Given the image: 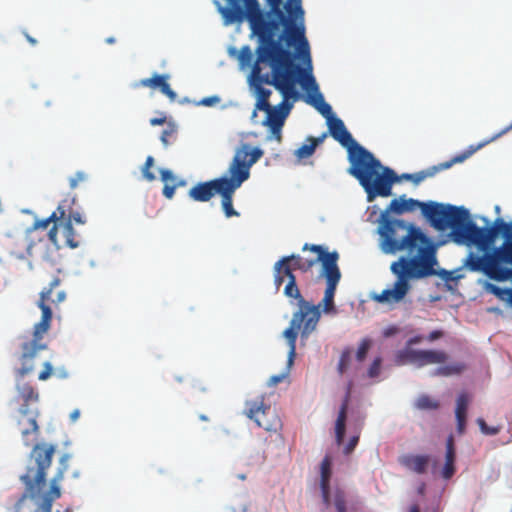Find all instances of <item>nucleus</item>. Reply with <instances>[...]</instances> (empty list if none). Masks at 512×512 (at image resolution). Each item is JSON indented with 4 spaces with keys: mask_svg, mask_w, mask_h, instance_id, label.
Wrapping results in <instances>:
<instances>
[{
    "mask_svg": "<svg viewBox=\"0 0 512 512\" xmlns=\"http://www.w3.org/2000/svg\"><path fill=\"white\" fill-rule=\"evenodd\" d=\"M251 32L257 37L259 45L256 48V61L251 71V84L256 94L255 109L267 110L270 106L271 90L264 88L263 84L274 86L285 100L297 98L295 86L299 81L303 69L294 63V56L285 44V38L277 36L280 22L274 20L264 22L261 18L251 16Z\"/></svg>",
    "mask_w": 512,
    "mask_h": 512,
    "instance_id": "nucleus-1",
    "label": "nucleus"
},
{
    "mask_svg": "<svg viewBox=\"0 0 512 512\" xmlns=\"http://www.w3.org/2000/svg\"><path fill=\"white\" fill-rule=\"evenodd\" d=\"M227 6L219 5L218 11L225 24L247 20L251 27V16L264 22H280L277 36L285 38L287 47H296L303 58L310 61L309 43L305 37L304 10L301 0H226Z\"/></svg>",
    "mask_w": 512,
    "mask_h": 512,
    "instance_id": "nucleus-2",
    "label": "nucleus"
},
{
    "mask_svg": "<svg viewBox=\"0 0 512 512\" xmlns=\"http://www.w3.org/2000/svg\"><path fill=\"white\" fill-rule=\"evenodd\" d=\"M417 208L431 226L438 231L450 229V237L457 245L467 247L475 246L480 250H487L494 244L497 238L495 227H479L470 218L469 211L463 206H453L436 202L424 203L413 198H406L405 195L393 199L383 213L393 212L403 214L412 212Z\"/></svg>",
    "mask_w": 512,
    "mask_h": 512,
    "instance_id": "nucleus-3",
    "label": "nucleus"
},
{
    "mask_svg": "<svg viewBox=\"0 0 512 512\" xmlns=\"http://www.w3.org/2000/svg\"><path fill=\"white\" fill-rule=\"evenodd\" d=\"M55 447L47 444H36L31 452L30 465L21 481L25 485V493L15 505V512H52L53 502L61 497L60 482L68 470L69 454H63L59 460L56 474L50 481V489L45 493L39 503L36 498L46 483V472L51 466Z\"/></svg>",
    "mask_w": 512,
    "mask_h": 512,
    "instance_id": "nucleus-4",
    "label": "nucleus"
},
{
    "mask_svg": "<svg viewBox=\"0 0 512 512\" xmlns=\"http://www.w3.org/2000/svg\"><path fill=\"white\" fill-rule=\"evenodd\" d=\"M497 234L500 232L503 236V242L500 246L492 249L488 248L483 255H478L470 251L463 260L462 269L469 272L483 273L487 278L497 281L512 283V222H505L501 218L494 221ZM493 244L490 246L492 247ZM479 251L480 250L478 248ZM488 290L502 301H507L512 306V288H501L490 284Z\"/></svg>",
    "mask_w": 512,
    "mask_h": 512,
    "instance_id": "nucleus-5",
    "label": "nucleus"
},
{
    "mask_svg": "<svg viewBox=\"0 0 512 512\" xmlns=\"http://www.w3.org/2000/svg\"><path fill=\"white\" fill-rule=\"evenodd\" d=\"M497 234L500 232L503 236V242L500 246L492 249L488 248L483 255H478L470 251L463 260L462 269L469 272L483 273L487 278L497 281L512 283V222H505L501 218L494 221ZM493 244L490 246L492 247ZM479 251L480 250L478 248ZM488 290L502 301H507L512 306V288H501L490 284Z\"/></svg>",
    "mask_w": 512,
    "mask_h": 512,
    "instance_id": "nucleus-6",
    "label": "nucleus"
},
{
    "mask_svg": "<svg viewBox=\"0 0 512 512\" xmlns=\"http://www.w3.org/2000/svg\"><path fill=\"white\" fill-rule=\"evenodd\" d=\"M380 218L378 233L385 254L407 251L412 258L427 259L431 265L436 264L432 242L419 227L401 219H390L386 213H381Z\"/></svg>",
    "mask_w": 512,
    "mask_h": 512,
    "instance_id": "nucleus-7",
    "label": "nucleus"
},
{
    "mask_svg": "<svg viewBox=\"0 0 512 512\" xmlns=\"http://www.w3.org/2000/svg\"><path fill=\"white\" fill-rule=\"evenodd\" d=\"M60 278L55 277L49 284V287L40 293L38 307L42 311L41 319L34 325L32 338H26L21 344V355L19 361L21 367L17 369V377L23 378L34 370L33 360L39 352L47 349V343L44 336L48 332L52 321V310L48 302L59 304L66 298L64 290L58 289Z\"/></svg>",
    "mask_w": 512,
    "mask_h": 512,
    "instance_id": "nucleus-8",
    "label": "nucleus"
},
{
    "mask_svg": "<svg viewBox=\"0 0 512 512\" xmlns=\"http://www.w3.org/2000/svg\"><path fill=\"white\" fill-rule=\"evenodd\" d=\"M391 272L397 277L392 288L381 293H372L370 299L386 305H395L404 300L411 289V279H421L435 274L434 265L427 259L400 257L391 264Z\"/></svg>",
    "mask_w": 512,
    "mask_h": 512,
    "instance_id": "nucleus-9",
    "label": "nucleus"
},
{
    "mask_svg": "<svg viewBox=\"0 0 512 512\" xmlns=\"http://www.w3.org/2000/svg\"><path fill=\"white\" fill-rule=\"evenodd\" d=\"M263 154V150L258 147L251 148L249 144H243L236 150L228 168L229 180L219 194L222 209L227 218L239 216L233 207L234 193L249 178L250 168Z\"/></svg>",
    "mask_w": 512,
    "mask_h": 512,
    "instance_id": "nucleus-10",
    "label": "nucleus"
},
{
    "mask_svg": "<svg viewBox=\"0 0 512 512\" xmlns=\"http://www.w3.org/2000/svg\"><path fill=\"white\" fill-rule=\"evenodd\" d=\"M328 127L330 135L348 150L351 163L349 173L368 186L371 174L374 172L373 168L378 165L376 158L353 139L341 119L335 117L329 119Z\"/></svg>",
    "mask_w": 512,
    "mask_h": 512,
    "instance_id": "nucleus-11",
    "label": "nucleus"
},
{
    "mask_svg": "<svg viewBox=\"0 0 512 512\" xmlns=\"http://www.w3.org/2000/svg\"><path fill=\"white\" fill-rule=\"evenodd\" d=\"M376 162L378 165L373 168L374 172L371 174L369 185L365 186L364 182H359L365 190L369 202L376 197L391 196L393 184L400 180L411 181L414 185H419L425 179L435 176V170L433 169H425L416 173H403L398 176L393 169L383 166L378 159H376Z\"/></svg>",
    "mask_w": 512,
    "mask_h": 512,
    "instance_id": "nucleus-12",
    "label": "nucleus"
},
{
    "mask_svg": "<svg viewBox=\"0 0 512 512\" xmlns=\"http://www.w3.org/2000/svg\"><path fill=\"white\" fill-rule=\"evenodd\" d=\"M298 310L293 313L290 326L284 330L283 336L289 346L288 366L290 367L296 355V340L298 331L302 340L308 337L317 329L320 320L319 306L311 303H296Z\"/></svg>",
    "mask_w": 512,
    "mask_h": 512,
    "instance_id": "nucleus-13",
    "label": "nucleus"
},
{
    "mask_svg": "<svg viewBox=\"0 0 512 512\" xmlns=\"http://www.w3.org/2000/svg\"><path fill=\"white\" fill-rule=\"evenodd\" d=\"M302 251H311L315 253L313 257H304L299 254H291L285 256L292 265L295 271L306 273L310 271L317 263L321 264V271L319 276L322 277L326 274L325 264L331 262L334 266H338L339 254L337 251L329 252L322 245L305 243Z\"/></svg>",
    "mask_w": 512,
    "mask_h": 512,
    "instance_id": "nucleus-14",
    "label": "nucleus"
},
{
    "mask_svg": "<svg viewBox=\"0 0 512 512\" xmlns=\"http://www.w3.org/2000/svg\"><path fill=\"white\" fill-rule=\"evenodd\" d=\"M44 238H29L27 235H8L5 244L6 250L16 259L24 260L26 258L46 259L47 247Z\"/></svg>",
    "mask_w": 512,
    "mask_h": 512,
    "instance_id": "nucleus-15",
    "label": "nucleus"
},
{
    "mask_svg": "<svg viewBox=\"0 0 512 512\" xmlns=\"http://www.w3.org/2000/svg\"><path fill=\"white\" fill-rule=\"evenodd\" d=\"M294 271L295 270L288 261V258L285 256L281 257L273 266L274 285L276 289L279 290L285 280H287L283 289V294L290 299V301L295 300L296 303H310L305 300L301 294Z\"/></svg>",
    "mask_w": 512,
    "mask_h": 512,
    "instance_id": "nucleus-16",
    "label": "nucleus"
},
{
    "mask_svg": "<svg viewBox=\"0 0 512 512\" xmlns=\"http://www.w3.org/2000/svg\"><path fill=\"white\" fill-rule=\"evenodd\" d=\"M245 414L266 431H277L282 425L279 416L270 405L264 403L263 397L246 402Z\"/></svg>",
    "mask_w": 512,
    "mask_h": 512,
    "instance_id": "nucleus-17",
    "label": "nucleus"
},
{
    "mask_svg": "<svg viewBox=\"0 0 512 512\" xmlns=\"http://www.w3.org/2000/svg\"><path fill=\"white\" fill-rule=\"evenodd\" d=\"M245 414L266 431H277L282 425L279 416L270 405L264 403L263 397L246 402Z\"/></svg>",
    "mask_w": 512,
    "mask_h": 512,
    "instance_id": "nucleus-18",
    "label": "nucleus"
},
{
    "mask_svg": "<svg viewBox=\"0 0 512 512\" xmlns=\"http://www.w3.org/2000/svg\"><path fill=\"white\" fill-rule=\"evenodd\" d=\"M245 414L266 431H277L282 425L279 416L270 405L264 403L263 397L246 402Z\"/></svg>",
    "mask_w": 512,
    "mask_h": 512,
    "instance_id": "nucleus-19",
    "label": "nucleus"
},
{
    "mask_svg": "<svg viewBox=\"0 0 512 512\" xmlns=\"http://www.w3.org/2000/svg\"><path fill=\"white\" fill-rule=\"evenodd\" d=\"M447 359V353L442 350L406 349L398 352L396 362L399 365L413 363L416 364L418 367H423L430 364L445 363Z\"/></svg>",
    "mask_w": 512,
    "mask_h": 512,
    "instance_id": "nucleus-20",
    "label": "nucleus"
},
{
    "mask_svg": "<svg viewBox=\"0 0 512 512\" xmlns=\"http://www.w3.org/2000/svg\"><path fill=\"white\" fill-rule=\"evenodd\" d=\"M326 274L322 276L326 280V289L324 291V297L319 304V309L322 308V311L325 314L333 313L335 314V304L334 297L336 293L337 286L341 279V271L339 266H334L331 262H327L325 264ZM321 312V310H319Z\"/></svg>",
    "mask_w": 512,
    "mask_h": 512,
    "instance_id": "nucleus-21",
    "label": "nucleus"
},
{
    "mask_svg": "<svg viewBox=\"0 0 512 512\" xmlns=\"http://www.w3.org/2000/svg\"><path fill=\"white\" fill-rule=\"evenodd\" d=\"M65 208L66 204L65 202H60L56 208V210L47 218L42 220H36L33 223V226L27 230V236L29 238L35 237L36 239L38 237L35 236V232L38 229L45 230L48 228V226L53 223L52 227L49 229L47 233L48 240L55 246L56 249L60 248V244L58 241V230H59V221L61 218L65 215Z\"/></svg>",
    "mask_w": 512,
    "mask_h": 512,
    "instance_id": "nucleus-22",
    "label": "nucleus"
},
{
    "mask_svg": "<svg viewBox=\"0 0 512 512\" xmlns=\"http://www.w3.org/2000/svg\"><path fill=\"white\" fill-rule=\"evenodd\" d=\"M228 180L229 177L223 176L210 181L199 182L188 191V196L196 202H208L216 194L221 193Z\"/></svg>",
    "mask_w": 512,
    "mask_h": 512,
    "instance_id": "nucleus-23",
    "label": "nucleus"
},
{
    "mask_svg": "<svg viewBox=\"0 0 512 512\" xmlns=\"http://www.w3.org/2000/svg\"><path fill=\"white\" fill-rule=\"evenodd\" d=\"M299 80H301L302 86L307 91L315 92L314 95H311L309 103L312 104L328 120L334 118L332 116V108L328 103L325 102L323 95L319 93L318 85L311 71H305L303 69V73L300 75Z\"/></svg>",
    "mask_w": 512,
    "mask_h": 512,
    "instance_id": "nucleus-24",
    "label": "nucleus"
},
{
    "mask_svg": "<svg viewBox=\"0 0 512 512\" xmlns=\"http://www.w3.org/2000/svg\"><path fill=\"white\" fill-rule=\"evenodd\" d=\"M170 79V75L168 74H157L154 73L150 78L141 79L138 83L135 84V87H148L151 89H158L162 94L167 96L170 101H175L177 98V94L174 90L171 89L170 84L168 83Z\"/></svg>",
    "mask_w": 512,
    "mask_h": 512,
    "instance_id": "nucleus-25",
    "label": "nucleus"
},
{
    "mask_svg": "<svg viewBox=\"0 0 512 512\" xmlns=\"http://www.w3.org/2000/svg\"><path fill=\"white\" fill-rule=\"evenodd\" d=\"M292 104L283 98V101L276 107L270 106L269 109L263 110L266 113V118L263 121L265 126L283 127L285 119L289 115Z\"/></svg>",
    "mask_w": 512,
    "mask_h": 512,
    "instance_id": "nucleus-26",
    "label": "nucleus"
},
{
    "mask_svg": "<svg viewBox=\"0 0 512 512\" xmlns=\"http://www.w3.org/2000/svg\"><path fill=\"white\" fill-rule=\"evenodd\" d=\"M20 418L17 421L19 430L21 432L23 442L26 446H30L35 440V436L38 434L39 427L36 421V414L29 410L27 416L20 414Z\"/></svg>",
    "mask_w": 512,
    "mask_h": 512,
    "instance_id": "nucleus-27",
    "label": "nucleus"
},
{
    "mask_svg": "<svg viewBox=\"0 0 512 512\" xmlns=\"http://www.w3.org/2000/svg\"><path fill=\"white\" fill-rule=\"evenodd\" d=\"M16 390L18 392L19 400L23 401V404L19 409V413L22 414L23 416H27L30 410L28 407L29 403L38 402L39 393L31 384L20 380L17 381Z\"/></svg>",
    "mask_w": 512,
    "mask_h": 512,
    "instance_id": "nucleus-28",
    "label": "nucleus"
},
{
    "mask_svg": "<svg viewBox=\"0 0 512 512\" xmlns=\"http://www.w3.org/2000/svg\"><path fill=\"white\" fill-rule=\"evenodd\" d=\"M331 459L329 456H325L323 460L321 461L320 465V472H321V479H320V489H321V495L323 503L326 506L330 505V478H331Z\"/></svg>",
    "mask_w": 512,
    "mask_h": 512,
    "instance_id": "nucleus-29",
    "label": "nucleus"
},
{
    "mask_svg": "<svg viewBox=\"0 0 512 512\" xmlns=\"http://www.w3.org/2000/svg\"><path fill=\"white\" fill-rule=\"evenodd\" d=\"M430 461L431 457L429 455L407 454L399 459L401 465L417 474H424Z\"/></svg>",
    "mask_w": 512,
    "mask_h": 512,
    "instance_id": "nucleus-30",
    "label": "nucleus"
},
{
    "mask_svg": "<svg viewBox=\"0 0 512 512\" xmlns=\"http://www.w3.org/2000/svg\"><path fill=\"white\" fill-rule=\"evenodd\" d=\"M161 180L165 183L162 193L167 199H172L177 187L185 186V180H178L169 169L160 170Z\"/></svg>",
    "mask_w": 512,
    "mask_h": 512,
    "instance_id": "nucleus-31",
    "label": "nucleus"
},
{
    "mask_svg": "<svg viewBox=\"0 0 512 512\" xmlns=\"http://www.w3.org/2000/svg\"><path fill=\"white\" fill-rule=\"evenodd\" d=\"M348 398L347 394L338 412V416L335 422V441L337 445H341L344 441L345 430H346V418L348 409Z\"/></svg>",
    "mask_w": 512,
    "mask_h": 512,
    "instance_id": "nucleus-32",
    "label": "nucleus"
},
{
    "mask_svg": "<svg viewBox=\"0 0 512 512\" xmlns=\"http://www.w3.org/2000/svg\"><path fill=\"white\" fill-rule=\"evenodd\" d=\"M61 202H65V204H66L65 215L63 218L60 219L61 221H66L69 219L70 223H72V224H73V222H75L77 224H85L86 220L84 219L82 214L73 209V206L76 202L75 196L67 197V198L63 199Z\"/></svg>",
    "mask_w": 512,
    "mask_h": 512,
    "instance_id": "nucleus-33",
    "label": "nucleus"
},
{
    "mask_svg": "<svg viewBox=\"0 0 512 512\" xmlns=\"http://www.w3.org/2000/svg\"><path fill=\"white\" fill-rule=\"evenodd\" d=\"M326 135H322L321 137L314 138V137H308L306 140V143L301 145L295 152V155L299 159H305L313 155L315 152L316 147L321 144L324 140Z\"/></svg>",
    "mask_w": 512,
    "mask_h": 512,
    "instance_id": "nucleus-34",
    "label": "nucleus"
},
{
    "mask_svg": "<svg viewBox=\"0 0 512 512\" xmlns=\"http://www.w3.org/2000/svg\"><path fill=\"white\" fill-rule=\"evenodd\" d=\"M59 229L62 230L63 236L65 238V245L71 249H75L79 246V241L77 240L76 232L73 228V224L70 223L69 219L66 221H59Z\"/></svg>",
    "mask_w": 512,
    "mask_h": 512,
    "instance_id": "nucleus-35",
    "label": "nucleus"
},
{
    "mask_svg": "<svg viewBox=\"0 0 512 512\" xmlns=\"http://www.w3.org/2000/svg\"><path fill=\"white\" fill-rule=\"evenodd\" d=\"M465 369V365L460 362H456L453 364L440 366L436 368L433 372L434 376H451V375H458Z\"/></svg>",
    "mask_w": 512,
    "mask_h": 512,
    "instance_id": "nucleus-36",
    "label": "nucleus"
},
{
    "mask_svg": "<svg viewBox=\"0 0 512 512\" xmlns=\"http://www.w3.org/2000/svg\"><path fill=\"white\" fill-rule=\"evenodd\" d=\"M415 406L420 410H436L439 408V402L428 395H421L417 399Z\"/></svg>",
    "mask_w": 512,
    "mask_h": 512,
    "instance_id": "nucleus-37",
    "label": "nucleus"
},
{
    "mask_svg": "<svg viewBox=\"0 0 512 512\" xmlns=\"http://www.w3.org/2000/svg\"><path fill=\"white\" fill-rule=\"evenodd\" d=\"M468 403H469L468 394L465 392L460 393L457 398V401H456V410H455L456 418L466 417Z\"/></svg>",
    "mask_w": 512,
    "mask_h": 512,
    "instance_id": "nucleus-38",
    "label": "nucleus"
},
{
    "mask_svg": "<svg viewBox=\"0 0 512 512\" xmlns=\"http://www.w3.org/2000/svg\"><path fill=\"white\" fill-rule=\"evenodd\" d=\"M333 505L336 512H347V501L343 490L337 489L334 492Z\"/></svg>",
    "mask_w": 512,
    "mask_h": 512,
    "instance_id": "nucleus-39",
    "label": "nucleus"
},
{
    "mask_svg": "<svg viewBox=\"0 0 512 512\" xmlns=\"http://www.w3.org/2000/svg\"><path fill=\"white\" fill-rule=\"evenodd\" d=\"M154 165V158L152 156H148L146 158V161L142 167V174H143V177L147 180V181H153L155 180V174L153 172H151V168L153 167Z\"/></svg>",
    "mask_w": 512,
    "mask_h": 512,
    "instance_id": "nucleus-40",
    "label": "nucleus"
},
{
    "mask_svg": "<svg viewBox=\"0 0 512 512\" xmlns=\"http://www.w3.org/2000/svg\"><path fill=\"white\" fill-rule=\"evenodd\" d=\"M456 459V450L454 445V438L450 435L446 441V454H445V462H454Z\"/></svg>",
    "mask_w": 512,
    "mask_h": 512,
    "instance_id": "nucleus-41",
    "label": "nucleus"
},
{
    "mask_svg": "<svg viewBox=\"0 0 512 512\" xmlns=\"http://www.w3.org/2000/svg\"><path fill=\"white\" fill-rule=\"evenodd\" d=\"M351 362V351L349 349H345L340 356V360L338 363V371L340 374H343L349 367Z\"/></svg>",
    "mask_w": 512,
    "mask_h": 512,
    "instance_id": "nucleus-42",
    "label": "nucleus"
},
{
    "mask_svg": "<svg viewBox=\"0 0 512 512\" xmlns=\"http://www.w3.org/2000/svg\"><path fill=\"white\" fill-rule=\"evenodd\" d=\"M371 347V340L370 339H363L357 349V352H356V359L359 361V362H362L366 356H367V353L369 351Z\"/></svg>",
    "mask_w": 512,
    "mask_h": 512,
    "instance_id": "nucleus-43",
    "label": "nucleus"
},
{
    "mask_svg": "<svg viewBox=\"0 0 512 512\" xmlns=\"http://www.w3.org/2000/svg\"><path fill=\"white\" fill-rule=\"evenodd\" d=\"M239 60L242 65H250L253 60V54L249 46H244L240 50Z\"/></svg>",
    "mask_w": 512,
    "mask_h": 512,
    "instance_id": "nucleus-44",
    "label": "nucleus"
},
{
    "mask_svg": "<svg viewBox=\"0 0 512 512\" xmlns=\"http://www.w3.org/2000/svg\"><path fill=\"white\" fill-rule=\"evenodd\" d=\"M477 423L480 427V430L483 434L485 435H496L499 433V428L498 427H490L486 424V422L484 421V419L482 418H479L477 420Z\"/></svg>",
    "mask_w": 512,
    "mask_h": 512,
    "instance_id": "nucleus-45",
    "label": "nucleus"
},
{
    "mask_svg": "<svg viewBox=\"0 0 512 512\" xmlns=\"http://www.w3.org/2000/svg\"><path fill=\"white\" fill-rule=\"evenodd\" d=\"M382 359L377 357L373 360L372 364L368 369V376L370 378H375L380 374Z\"/></svg>",
    "mask_w": 512,
    "mask_h": 512,
    "instance_id": "nucleus-46",
    "label": "nucleus"
},
{
    "mask_svg": "<svg viewBox=\"0 0 512 512\" xmlns=\"http://www.w3.org/2000/svg\"><path fill=\"white\" fill-rule=\"evenodd\" d=\"M86 179L87 175L84 172L79 171L74 176L69 178V186L71 189H75L78 187L80 182H84Z\"/></svg>",
    "mask_w": 512,
    "mask_h": 512,
    "instance_id": "nucleus-47",
    "label": "nucleus"
},
{
    "mask_svg": "<svg viewBox=\"0 0 512 512\" xmlns=\"http://www.w3.org/2000/svg\"><path fill=\"white\" fill-rule=\"evenodd\" d=\"M175 132L176 127L173 124H169L168 128L162 132L161 141L165 146L169 145V139L175 134Z\"/></svg>",
    "mask_w": 512,
    "mask_h": 512,
    "instance_id": "nucleus-48",
    "label": "nucleus"
},
{
    "mask_svg": "<svg viewBox=\"0 0 512 512\" xmlns=\"http://www.w3.org/2000/svg\"><path fill=\"white\" fill-rule=\"evenodd\" d=\"M358 442H359V434L352 436L349 439V441L346 444V446L344 447L343 453L345 455H350L354 451V449L357 446Z\"/></svg>",
    "mask_w": 512,
    "mask_h": 512,
    "instance_id": "nucleus-49",
    "label": "nucleus"
},
{
    "mask_svg": "<svg viewBox=\"0 0 512 512\" xmlns=\"http://www.w3.org/2000/svg\"><path fill=\"white\" fill-rule=\"evenodd\" d=\"M455 473V463L454 462H445L444 467L442 469V477L444 479H450Z\"/></svg>",
    "mask_w": 512,
    "mask_h": 512,
    "instance_id": "nucleus-50",
    "label": "nucleus"
},
{
    "mask_svg": "<svg viewBox=\"0 0 512 512\" xmlns=\"http://www.w3.org/2000/svg\"><path fill=\"white\" fill-rule=\"evenodd\" d=\"M43 366H44V370L41 371L38 376L39 380H41V381L47 380L52 375V372H53V367L50 362H45L43 364Z\"/></svg>",
    "mask_w": 512,
    "mask_h": 512,
    "instance_id": "nucleus-51",
    "label": "nucleus"
},
{
    "mask_svg": "<svg viewBox=\"0 0 512 512\" xmlns=\"http://www.w3.org/2000/svg\"><path fill=\"white\" fill-rule=\"evenodd\" d=\"M452 165H453V161H452V160H450V161H446V162L440 163L439 165L429 167L428 169H433V170H435V175H436L439 171H441V170H445V169H448V168H450Z\"/></svg>",
    "mask_w": 512,
    "mask_h": 512,
    "instance_id": "nucleus-52",
    "label": "nucleus"
},
{
    "mask_svg": "<svg viewBox=\"0 0 512 512\" xmlns=\"http://www.w3.org/2000/svg\"><path fill=\"white\" fill-rule=\"evenodd\" d=\"M286 377V374H279V375H274L272 377H270L269 381H268V385L269 386H275L279 383H281Z\"/></svg>",
    "mask_w": 512,
    "mask_h": 512,
    "instance_id": "nucleus-53",
    "label": "nucleus"
},
{
    "mask_svg": "<svg viewBox=\"0 0 512 512\" xmlns=\"http://www.w3.org/2000/svg\"><path fill=\"white\" fill-rule=\"evenodd\" d=\"M269 128H270L271 133H272L273 137L275 138V140L277 142H281L282 141V133H281L282 127L269 126Z\"/></svg>",
    "mask_w": 512,
    "mask_h": 512,
    "instance_id": "nucleus-54",
    "label": "nucleus"
},
{
    "mask_svg": "<svg viewBox=\"0 0 512 512\" xmlns=\"http://www.w3.org/2000/svg\"><path fill=\"white\" fill-rule=\"evenodd\" d=\"M219 97L217 96H211V97H206V98H203L200 103L204 106H212L216 103L219 102Z\"/></svg>",
    "mask_w": 512,
    "mask_h": 512,
    "instance_id": "nucleus-55",
    "label": "nucleus"
},
{
    "mask_svg": "<svg viewBox=\"0 0 512 512\" xmlns=\"http://www.w3.org/2000/svg\"><path fill=\"white\" fill-rule=\"evenodd\" d=\"M457 421V431L459 434H463L466 427V417L456 418Z\"/></svg>",
    "mask_w": 512,
    "mask_h": 512,
    "instance_id": "nucleus-56",
    "label": "nucleus"
},
{
    "mask_svg": "<svg viewBox=\"0 0 512 512\" xmlns=\"http://www.w3.org/2000/svg\"><path fill=\"white\" fill-rule=\"evenodd\" d=\"M443 336V332L440 331V330H434L432 331L428 336H427V340L430 341V342H433L439 338H441Z\"/></svg>",
    "mask_w": 512,
    "mask_h": 512,
    "instance_id": "nucleus-57",
    "label": "nucleus"
},
{
    "mask_svg": "<svg viewBox=\"0 0 512 512\" xmlns=\"http://www.w3.org/2000/svg\"><path fill=\"white\" fill-rule=\"evenodd\" d=\"M166 122V117H161V118H151L150 119V124L152 126H158V125H162Z\"/></svg>",
    "mask_w": 512,
    "mask_h": 512,
    "instance_id": "nucleus-58",
    "label": "nucleus"
},
{
    "mask_svg": "<svg viewBox=\"0 0 512 512\" xmlns=\"http://www.w3.org/2000/svg\"><path fill=\"white\" fill-rule=\"evenodd\" d=\"M422 340H423V337H422V336H420V335H416V336H414V337H412V338H410V339L408 340V345H415V344H418V343L422 342Z\"/></svg>",
    "mask_w": 512,
    "mask_h": 512,
    "instance_id": "nucleus-59",
    "label": "nucleus"
},
{
    "mask_svg": "<svg viewBox=\"0 0 512 512\" xmlns=\"http://www.w3.org/2000/svg\"><path fill=\"white\" fill-rule=\"evenodd\" d=\"M79 416H80V411H79L78 409H76V410H74V411H72V412H71V414H70V420H71L72 422H75V421H77V420H78Z\"/></svg>",
    "mask_w": 512,
    "mask_h": 512,
    "instance_id": "nucleus-60",
    "label": "nucleus"
},
{
    "mask_svg": "<svg viewBox=\"0 0 512 512\" xmlns=\"http://www.w3.org/2000/svg\"><path fill=\"white\" fill-rule=\"evenodd\" d=\"M467 155H460V156H456L455 158L452 159L453 161V164L454 163H457V162H462L464 159H466Z\"/></svg>",
    "mask_w": 512,
    "mask_h": 512,
    "instance_id": "nucleus-61",
    "label": "nucleus"
},
{
    "mask_svg": "<svg viewBox=\"0 0 512 512\" xmlns=\"http://www.w3.org/2000/svg\"><path fill=\"white\" fill-rule=\"evenodd\" d=\"M408 512H420L419 506H418L417 504L412 505V506L409 508V511H408Z\"/></svg>",
    "mask_w": 512,
    "mask_h": 512,
    "instance_id": "nucleus-62",
    "label": "nucleus"
},
{
    "mask_svg": "<svg viewBox=\"0 0 512 512\" xmlns=\"http://www.w3.org/2000/svg\"><path fill=\"white\" fill-rule=\"evenodd\" d=\"M105 42L107 44H114L116 42V40L114 37H108V38H106Z\"/></svg>",
    "mask_w": 512,
    "mask_h": 512,
    "instance_id": "nucleus-63",
    "label": "nucleus"
},
{
    "mask_svg": "<svg viewBox=\"0 0 512 512\" xmlns=\"http://www.w3.org/2000/svg\"><path fill=\"white\" fill-rule=\"evenodd\" d=\"M438 463L436 460L432 461V472L435 473L437 470Z\"/></svg>",
    "mask_w": 512,
    "mask_h": 512,
    "instance_id": "nucleus-64",
    "label": "nucleus"
}]
</instances>
